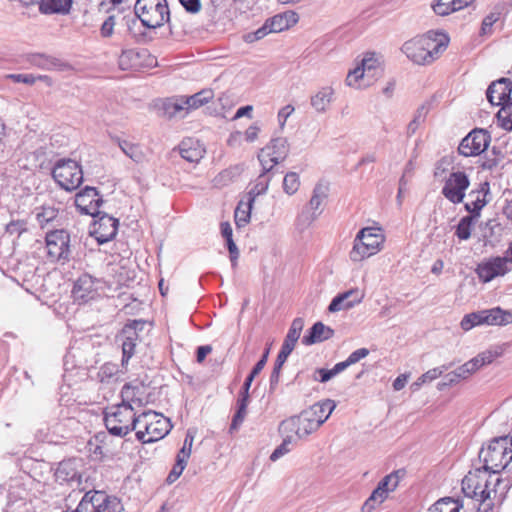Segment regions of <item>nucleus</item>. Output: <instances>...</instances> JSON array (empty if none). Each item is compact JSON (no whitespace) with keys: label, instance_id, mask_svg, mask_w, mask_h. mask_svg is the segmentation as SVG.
Wrapping results in <instances>:
<instances>
[{"label":"nucleus","instance_id":"62","mask_svg":"<svg viewBox=\"0 0 512 512\" xmlns=\"http://www.w3.org/2000/svg\"><path fill=\"white\" fill-rule=\"evenodd\" d=\"M259 132L260 128L258 125H251L244 132V139L247 142H254L258 138Z\"/></svg>","mask_w":512,"mask_h":512},{"label":"nucleus","instance_id":"44","mask_svg":"<svg viewBox=\"0 0 512 512\" xmlns=\"http://www.w3.org/2000/svg\"><path fill=\"white\" fill-rule=\"evenodd\" d=\"M469 197L471 200L465 204V207L468 211L475 213L476 217L486 204L485 193L481 190L471 191Z\"/></svg>","mask_w":512,"mask_h":512},{"label":"nucleus","instance_id":"36","mask_svg":"<svg viewBox=\"0 0 512 512\" xmlns=\"http://www.w3.org/2000/svg\"><path fill=\"white\" fill-rule=\"evenodd\" d=\"M72 0H48L40 5V10L45 14H66L69 12Z\"/></svg>","mask_w":512,"mask_h":512},{"label":"nucleus","instance_id":"5","mask_svg":"<svg viewBox=\"0 0 512 512\" xmlns=\"http://www.w3.org/2000/svg\"><path fill=\"white\" fill-rule=\"evenodd\" d=\"M482 469L499 474L512 460V440L508 437L494 439L479 454Z\"/></svg>","mask_w":512,"mask_h":512},{"label":"nucleus","instance_id":"26","mask_svg":"<svg viewBox=\"0 0 512 512\" xmlns=\"http://www.w3.org/2000/svg\"><path fill=\"white\" fill-rule=\"evenodd\" d=\"M95 292V282L92 276L84 274L80 276L74 284L72 294L75 300L86 302L93 297Z\"/></svg>","mask_w":512,"mask_h":512},{"label":"nucleus","instance_id":"53","mask_svg":"<svg viewBox=\"0 0 512 512\" xmlns=\"http://www.w3.org/2000/svg\"><path fill=\"white\" fill-rule=\"evenodd\" d=\"M334 408H335L334 401L326 400L320 405H315L310 412L317 413V410H319L322 414L326 413L324 416L318 417V418L324 419V422H325L327 420V418L330 416V414L332 413V411L334 410Z\"/></svg>","mask_w":512,"mask_h":512},{"label":"nucleus","instance_id":"63","mask_svg":"<svg viewBox=\"0 0 512 512\" xmlns=\"http://www.w3.org/2000/svg\"><path fill=\"white\" fill-rule=\"evenodd\" d=\"M500 13L499 12H491L489 13L482 22V29L485 31L487 28H491L494 23L499 20Z\"/></svg>","mask_w":512,"mask_h":512},{"label":"nucleus","instance_id":"18","mask_svg":"<svg viewBox=\"0 0 512 512\" xmlns=\"http://www.w3.org/2000/svg\"><path fill=\"white\" fill-rule=\"evenodd\" d=\"M286 153V147L281 140L274 139L270 141L258 154V159L263 171L269 172L275 165L285 158Z\"/></svg>","mask_w":512,"mask_h":512},{"label":"nucleus","instance_id":"27","mask_svg":"<svg viewBox=\"0 0 512 512\" xmlns=\"http://www.w3.org/2000/svg\"><path fill=\"white\" fill-rule=\"evenodd\" d=\"M182 158L188 162H199L205 154V148L196 139H184L179 146Z\"/></svg>","mask_w":512,"mask_h":512},{"label":"nucleus","instance_id":"50","mask_svg":"<svg viewBox=\"0 0 512 512\" xmlns=\"http://www.w3.org/2000/svg\"><path fill=\"white\" fill-rule=\"evenodd\" d=\"M399 485V477L397 473H391L385 476L379 483L378 487L382 488L388 494L393 492Z\"/></svg>","mask_w":512,"mask_h":512},{"label":"nucleus","instance_id":"35","mask_svg":"<svg viewBox=\"0 0 512 512\" xmlns=\"http://www.w3.org/2000/svg\"><path fill=\"white\" fill-rule=\"evenodd\" d=\"M254 196H250L247 202L240 201L235 209L234 219L237 227H243L250 221L252 202Z\"/></svg>","mask_w":512,"mask_h":512},{"label":"nucleus","instance_id":"28","mask_svg":"<svg viewBox=\"0 0 512 512\" xmlns=\"http://www.w3.org/2000/svg\"><path fill=\"white\" fill-rule=\"evenodd\" d=\"M270 32L278 33L289 29L298 22V15L293 11L277 14L267 20Z\"/></svg>","mask_w":512,"mask_h":512},{"label":"nucleus","instance_id":"38","mask_svg":"<svg viewBox=\"0 0 512 512\" xmlns=\"http://www.w3.org/2000/svg\"><path fill=\"white\" fill-rule=\"evenodd\" d=\"M496 118L499 127L507 132L512 131V99H508L501 105Z\"/></svg>","mask_w":512,"mask_h":512},{"label":"nucleus","instance_id":"20","mask_svg":"<svg viewBox=\"0 0 512 512\" xmlns=\"http://www.w3.org/2000/svg\"><path fill=\"white\" fill-rule=\"evenodd\" d=\"M81 459L71 458L63 460L59 463L55 477L60 483H76L77 486L81 484Z\"/></svg>","mask_w":512,"mask_h":512},{"label":"nucleus","instance_id":"54","mask_svg":"<svg viewBox=\"0 0 512 512\" xmlns=\"http://www.w3.org/2000/svg\"><path fill=\"white\" fill-rule=\"evenodd\" d=\"M339 366H341L340 363H337L332 369H318L316 373L319 374L320 377L315 379L320 382L329 381L332 377L343 371L342 368H338Z\"/></svg>","mask_w":512,"mask_h":512},{"label":"nucleus","instance_id":"1","mask_svg":"<svg viewBox=\"0 0 512 512\" xmlns=\"http://www.w3.org/2000/svg\"><path fill=\"white\" fill-rule=\"evenodd\" d=\"M461 485L464 495L477 501L484 512L500 505L508 491L506 481L499 474L482 468L469 471Z\"/></svg>","mask_w":512,"mask_h":512},{"label":"nucleus","instance_id":"37","mask_svg":"<svg viewBox=\"0 0 512 512\" xmlns=\"http://www.w3.org/2000/svg\"><path fill=\"white\" fill-rule=\"evenodd\" d=\"M304 327V321L302 318H295L289 328V331L282 344L283 347L294 350L295 345L301 335V331Z\"/></svg>","mask_w":512,"mask_h":512},{"label":"nucleus","instance_id":"39","mask_svg":"<svg viewBox=\"0 0 512 512\" xmlns=\"http://www.w3.org/2000/svg\"><path fill=\"white\" fill-rule=\"evenodd\" d=\"M475 224V215L465 216L460 219L455 235L460 241L468 240L471 237L472 230Z\"/></svg>","mask_w":512,"mask_h":512},{"label":"nucleus","instance_id":"12","mask_svg":"<svg viewBox=\"0 0 512 512\" xmlns=\"http://www.w3.org/2000/svg\"><path fill=\"white\" fill-rule=\"evenodd\" d=\"M490 142L491 136L487 130L475 128L462 139L458 151L465 157L478 156L487 150Z\"/></svg>","mask_w":512,"mask_h":512},{"label":"nucleus","instance_id":"52","mask_svg":"<svg viewBox=\"0 0 512 512\" xmlns=\"http://www.w3.org/2000/svg\"><path fill=\"white\" fill-rule=\"evenodd\" d=\"M58 215V210L54 207H43L41 212L37 213V220L41 226L53 221Z\"/></svg>","mask_w":512,"mask_h":512},{"label":"nucleus","instance_id":"16","mask_svg":"<svg viewBox=\"0 0 512 512\" xmlns=\"http://www.w3.org/2000/svg\"><path fill=\"white\" fill-rule=\"evenodd\" d=\"M103 200L96 188L86 186L78 192L75 197V206L82 213L91 216H99L101 211L99 207Z\"/></svg>","mask_w":512,"mask_h":512},{"label":"nucleus","instance_id":"19","mask_svg":"<svg viewBox=\"0 0 512 512\" xmlns=\"http://www.w3.org/2000/svg\"><path fill=\"white\" fill-rule=\"evenodd\" d=\"M158 416L156 412H143L139 415L138 426H143V430H138V440L142 443H154L160 440V420L154 419Z\"/></svg>","mask_w":512,"mask_h":512},{"label":"nucleus","instance_id":"29","mask_svg":"<svg viewBox=\"0 0 512 512\" xmlns=\"http://www.w3.org/2000/svg\"><path fill=\"white\" fill-rule=\"evenodd\" d=\"M474 1L475 0H437L432 8L437 15L447 16L468 7Z\"/></svg>","mask_w":512,"mask_h":512},{"label":"nucleus","instance_id":"42","mask_svg":"<svg viewBox=\"0 0 512 512\" xmlns=\"http://www.w3.org/2000/svg\"><path fill=\"white\" fill-rule=\"evenodd\" d=\"M164 113L169 117L175 116H186L189 111L186 104H184V98L177 100L175 102L166 101L163 106Z\"/></svg>","mask_w":512,"mask_h":512},{"label":"nucleus","instance_id":"47","mask_svg":"<svg viewBox=\"0 0 512 512\" xmlns=\"http://www.w3.org/2000/svg\"><path fill=\"white\" fill-rule=\"evenodd\" d=\"M118 145L125 155L131 158L135 162H140L143 159V154L139 149L138 145L129 143L128 141H121L118 139Z\"/></svg>","mask_w":512,"mask_h":512},{"label":"nucleus","instance_id":"23","mask_svg":"<svg viewBox=\"0 0 512 512\" xmlns=\"http://www.w3.org/2000/svg\"><path fill=\"white\" fill-rule=\"evenodd\" d=\"M364 298V293L358 288L351 289L344 293L337 295L330 303L328 310L330 312H337L352 308L354 305L360 303Z\"/></svg>","mask_w":512,"mask_h":512},{"label":"nucleus","instance_id":"56","mask_svg":"<svg viewBox=\"0 0 512 512\" xmlns=\"http://www.w3.org/2000/svg\"><path fill=\"white\" fill-rule=\"evenodd\" d=\"M481 362L483 365L491 364L493 361H495L498 357L502 355V351L495 349V350H486L478 354Z\"/></svg>","mask_w":512,"mask_h":512},{"label":"nucleus","instance_id":"48","mask_svg":"<svg viewBox=\"0 0 512 512\" xmlns=\"http://www.w3.org/2000/svg\"><path fill=\"white\" fill-rule=\"evenodd\" d=\"M300 187V178L299 175L295 172H289L285 175L283 179V189L289 194H295Z\"/></svg>","mask_w":512,"mask_h":512},{"label":"nucleus","instance_id":"33","mask_svg":"<svg viewBox=\"0 0 512 512\" xmlns=\"http://www.w3.org/2000/svg\"><path fill=\"white\" fill-rule=\"evenodd\" d=\"M333 334V331L326 327L323 323L317 322L315 323L308 336L303 338V343L306 345L313 344L315 342H320L326 339H329Z\"/></svg>","mask_w":512,"mask_h":512},{"label":"nucleus","instance_id":"2","mask_svg":"<svg viewBox=\"0 0 512 512\" xmlns=\"http://www.w3.org/2000/svg\"><path fill=\"white\" fill-rule=\"evenodd\" d=\"M449 41L445 33L429 31L406 41L402 51L414 64L427 66L440 58L448 48Z\"/></svg>","mask_w":512,"mask_h":512},{"label":"nucleus","instance_id":"14","mask_svg":"<svg viewBox=\"0 0 512 512\" xmlns=\"http://www.w3.org/2000/svg\"><path fill=\"white\" fill-rule=\"evenodd\" d=\"M511 268L507 257H491L478 264L476 273L479 279L484 282H490L496 277L504 276Z\"/></svg>","mask_w":512,"mask_h":512},{"label":"nucleus","instance_id":"34","mask_svg":"<svg viewBox=\"0 0 512 512\" xmlns=\"http://www.w3.org/2000/svg\"><path fill=\"white\" fill-rule=\"evenodd\" d=\"M463 509L464 504L460 499L444 497L433 505L432 512H461Z\"/></svg>","mask_w":512,"mask_h":512},{"label":"nucleus","instance_id":"30","mask_svg":"<svg viewBox=\"0 0 512 512\" xmlns=\"http://www.w3.org/2000/svg\"><path fill=\"white\" fill-rule=\"evenodd\" d=\"M484 322L488 325H507L512 322V314L508 311L495 307L483 310Z\"/></svg>","mask_w":512,"mask_h":512},{"label":"nucleus","instance_id":"41","mask_svg":"<svg viewBox=\"0 0 512 512\" xmlns=\"http://www.w3.org/2000/svg\"><path fill=\"white\" fill-rule=\"evenodd\" d=\"M135 11L141 23L147 28L156 29L160 27V22L158 20L152 21V19L148 16L146 0H137Z\"/></svg>","mask_w":512,"mask_h":512},{"label":"nucleus","instance_id":"24","mask_svg":"<svg viewBox=\"0 0 512 512\" xmlns=\"http://www.w3.org/2000/svg\"><path fill=\"white\" fill-rule=\"evenodd\" d=\"M29 61L32 65L44 70L68 71L72 68L70 64L59 58L40 53L32 54Z\"/></svg>","mask_w":512,"mask_h":512},{"label":"nucleus","instance_id":"25","mask_svg":"<svg viewBox=\"0 0 512 512\" xmlns=\"http://www.w3.org/2000/svg\"><path fill=\"white\" fill-rule=\"evenodd\" d=\"M192 443H193V438H190V440H188V438L185 439L182 449L177 454L176 464L173 466L171 472L167 476V479H166L167 483L172 484L182 474L183 470L186 467V464L190 457V454H191Z\"/></svg>","mask_w":512,"mask_h":512},{"label":"nucleus","instance_id":"57","mask_svg":"<svg viewBox=\"0 0 512 512\" xmlns=\"http://www.w3.org/2000/svg\"><path fill=\"white\" fill-rule=\"evenodd\" d=\"M114 26H115V17L114 16L107 17L100 28V33H101L102 37H110L113 34Z\"/></svg>","mask_w":512,"mask_h":512},{"label":"nucleus","instance_id":"9","mask_svg":"<svg viewBox=\"0 0 512 512\" xmlns=\"http://www.w3.org/2000/svg\"><path fill=\"white\" fill-rule=\"evenodd\" d=\"M52 177L61 188L73 191L83 182V171L76 161L60 159L53 167Z\"/></svg>","mask_w":512,"mask_h":512},{"label":"nucleus","instance_id":"11","mask_svg":"<svg viewBox=\"0 0 512 512\" xmlns=\"http://www.w3.org/2000/svg\"><path fill=\"white\" fill-rule=\"evenodd\" d=\"M46 247L52 261L68 260L71 255L70 234L64 229H57L46 234Z\"/></svg>","mask_w":512,"mask_h":512},{"label":"nucleus","instance_id":"6","mask_svg":"<svg viewBox=\"0 0 512 512\" xmlns=\"http://www.w3.org/2000/svg\"><path fill=\"white\" fill-rule=\"evenodd\" d=\"M139 416L136 417L129 405H114L104 410V423L110 434L124 437L132 428L137 426Z\"/></svg>","mask_w":512,"mask_h":512},{"label":"nucleus","instance_id":"45","mask_svg":"<svg viewBox=\"0 0 512 512\" xmlns=\"http://www.w3.org/2000/svg\"><path fill=\"white\" fill-rule=\"evenodd\" d=\"M328 187L323 184H317L313 190V195L310 199L309 206L312 210L317 211L323 205L328 194Z\"/></svg>","mask_w":512,"mask_h":512},{"label":"nucleus","instance_id":"46","mask_svg":"<svg viewBox=\"0 0 512 512\" xmlns=\"http://www.w3.org/2000/svg\"><path fill=\"white\" fill-rule=\"evenodd\" d=\"M482 324H485L483 311L474 312V313L465 315L462 318L461 323H460L461 328L464 331H468V330L472 329L473 327L482 325Z\"/></svg>","mask_w":512,"mask_h":512},{"label":"nucleus","instance_id":"17","mask_svg":"<svg viewBox=\"0 0 512 512\" xmlns=\"http://www.w3.org/2000/svg\"><path fill=\"white\" fill-rule=\"evenodd\" d=\"M93 217L97 218V220L94 221L90 233L95 237L97 242L103 244L112 240L117 234L119 225L118 219L104 212H101L99 216Z\"/></svg>","mask_w":512,"mask_h":512},{"label":"nucleus","instance_id":"64","mask_svg":"<svg viewBox=\"0 0 512 512\" xmlns=\"http://www.w3.org/2000/svg\"><path fill=\"white\" fill-rule=\"evenodd\" d=\"M294 112V107L292 105H286L278 112V121L281 126L285 124L288 117Z\"/></svg>","mask_w":512,"mask_h":512},{"label":"nucleus","instance_id":"43","mask_svg":"<svg viewBox=\"0 0 512 512\" xmlns=\"http://www.w3.org/2000/svg\"><path fill=\"white\" fill-rule=\"evenodd\" d=\"M332 96L333 90L324 88L312 97L311 104L317 111H324L330 104Z\"/></svg>","mask_w":512,"mask_h":512},{"label":"nucleus","instance_id":"21","mask_svg":"<svg viewBox=\"0 0 512 512\" xmlns=\"http://www.w3.org/2000/svg\"><path fill=\"white\" fill-rule=\"evenodd\" d=\"M122 402L120 405H129L134 411L141 408L146 402V388L142 383H127L121 390Z\"/></svg>","mask_w":512,"mask_h":512},{"label":"nucleus","instance_id":"7","mask_svg":"<svg viewBox=\"0 0 512 512\" xmlns=\"http://www.w3.org/2000/svg\"><path fill=\"white\" fill-rule=\"evenodd\" d=\"M150 326L151 324L146 321L133 320L125 324L116 336V342L122 349V371H128V363L135 354L137 343L142 340L144 330L147 328V331H149Z\"/></svg>","mask_w":512,"mask_h":512},{"label":"nucleus","instance_id":"4","mask_svg":"<svg viewBox=\"0 0 512 512\" xmlns=\"http://www.w3.org/2000/svg\"><path fill=\"white\" fill-rule=\"evenodd\" d=\"M383 72L380 58L375 53L368 52L361 62L348 73L346 83L350 87L363 89L374 84L383 76Z\"/></svg>","mask_w":512,"mask_h":512},{"label":"nucleus","instance_id":"49","mask_svg":"<svg viewBox=\"0 0 512 512\" xmlns=\"http://www.w3.org/2000/svg\"><path fill=\"white\" fill-rule=\"evenodd\" d=\"M368 355L369 350L367 348L357 349L354 352H352L345 361L339 362L341 366H339L338 368H342L343 370H345L350 365L356 364L357 362L364 359Z\"/></svg>","mask_w":512,"mask_h":512},{"label":"nucleus","instance_id":"60","mask_svg":"<svg viewBox=\"0 0 512 512\" xmlns=\"http://www.w3.org/2000/svg\"><path fill=\"white\" fill-rule=\"evenodd\" d=\"M182 6L191 13H197L201 9L200 0H179Z\"/></svg>","mask_w":512,"mask_h":512},{"label":"nucleus","instance_id":"8","mask_svg":"<svg viewBox=\"0 0 512 512\" xmlns=\"http://www.w3.org/2000/svg\"><path fill=\"white\" fill-rule=\"evenodd\" d=\"M315 415L316 412L305 411L298 416L283 421L280 430L289 441L294 438L306 437L324 423V419L316 418Z\"/></svg>","mask_w":512,"mask_h":512},{"label":"nucleus","instance_id":"32","mask_svg":"<svg viewBox=\"0 0 512 512\" xmlns=\"http://www.w3.org/2000/svg\"><path fill=\"white\" fill-rule=\"evenodd\" d=\"M127 371H122V367L115 363L107 362L103 364L98 373L97 378L101 383H110L111 381H117L120 375L125 374Z\"/></svg>","mask_w":512,"mask_h":512},{"label":"nucleus","instance_id":"59","mask_svg":"<svg viewBox=\"0 0 512 512\" xmlns=\"http://www.w3.org/2000/svg\"><path fill=\"white\" fill-rule=\"evenodd\" d=\"M9 77L17 83H25L32 85L36 82V77L32 74H12L9 75Z\"/></svg>","mask_w":512,"mask_h":512},{"label":"nucleus","instance_id":"10","mask_svg":"<svg viewBox=\"0 0 512 512\" xmlns=\"http://www.w3.org/2000/svg\"><path fill=\"white\" fill-rule=\"evenodd\" d=\"M123 505L116 497L108 496L102 492H95L90 496L86 493L77 507V512H121Z\"/></svg>","mask_w":512,"mask_h":512},{"label":"nucleus","instance_id":"58","mask_svg":"<svg viewBox=\"0 0 512 512\" xmlns=\"http://www.w3.org/2000/svg\"><path fill=\"white\" fill-rule=\"evenodd\" d=\"M246 414H247L246 409H242L239 407L237 408V411H236V413L232 419L231 425H230V431L238 430L240 425L243 423V421L246 417Z\"/></svg>","mask_w":512,"mask_h":512},{"label":"nucleus","instance_id":"55","mask_svg":"<svg viewBox=\"0 0 512 512\" xmlns=\"http://www.w3.org/2000/svg\"><path fill=\"white\" fill-rule=\"evenodd\" d=\"M293 350L291 349H288V347H281V350L280 352L278 353V356H277V359H276V362H275V365H274V370H273V375H278L282 366L284 365V363L286 362L288 356L292 353Z\"/></svg>","mask_w":512,"mask_h":512},{"label":"nucleus","instance_id":"61","mask_svg":"<svg viewBox=\"0 0 512 512\" xmlns=\"http://www.w3.org/2000/svg\"><path fill=\"white\" fill-rule=\"evenodd\" d=\"M474 365L475 364H473L471 360L464 363L461 367L458 368V376L466 378L475 373L477 370Z\"/></svg>","mask_w":512,"mask_h":512},{"label":"nucleus","instance_id":"13","mask_svg":"<svg viewBox=\"0 0 512 512\" xmlns=\"http://www.w3.org/2000/svg\"><path fill=\"white\" fill-rule=\"evenodd\" d=\"M118 65L121 70L141 69L157 65V59L151 56L146 49H126L123 50L118 59Z\"/></svg>","mask_w":512,"mask_h":512},{"label":"nucleus","instance_id":"51","mask_svg":"<svg viewBox=\"0 0 512 512\" xmlns=\"http://www.w3.org/2000/svg\"><path fill=\"white\" fill-rule=\"evenodd\" d=\"M6 233L10 235L21 236L24 232L27 231V221L26 220H12L10 221L5 228Z\"/></svg>","mask_w":512,"mask_h":512},{"label":"nucleus","instance_id":"15","mask_svg":"<svg viewBox=\"0 0 512 512\" xmlns=\"http://www.w3.org/2000/svg\"><path fill=\"white\" fill-rule=\"evenodd\" d=\"M469 184V179L464 172H453L446 179L442 193L452 203H461Z\"/></svg>","mask_w":512,"mask_h":512},{"label":"nucleus","instance_id":"22","mask_svg":"<svg viewBox=\"0 0 512 512\" xmlns=\"http://www.w3.org/2000/svg\"><path fill=\"white\" fill-rule=\"evenodd\" d=\"M512 82L508 78H500L491 83L487 89V99L492 105H502L510 98Z\"/></svg>","mask_w":512,"mask_h":512},{"label":"nucleus","instance_id":"31","mask_svg":"<svg viewBox=\"0 0 512 512\" xmlns=\"http://www.w3.org/2000/svg\"><path fill=\"white\" fill-rule=\"evenodd\" d=\"M214 98L212 89H203L194 95L184 98V104L187 105L188 111L199 109L200 107L208 104Z\"/></svg>","mask_w":512,"mask_h":512},{"label":"nucleus","instance_id":"40","mask_svg":"<svg viewBox=\"0 0 512 512\" xmlns=\"http://www.w3.org/2000/svg\"><path fill=\"white\" fill-rule=\"evenodd\" d=\"M388 495L389 494L387 492H385L384 489L377 486L373 490L370 497L365 501V503L362 507V511L363 512L373 511L377 506L382 504L388 498Z\"/></svg>","mask_w":512,"mask_h":512},{"label":"nucleus","instance_id":"3","mask_svg":"<svg viewBox=\"0 0 512 512\" xmlns=\"http://www.w3.org/2000/svg\"><path fill=\"white\" fill-rule=\"evenodd\" d=\"M385 234L381 227H365L356 235L349 257L353 262H361L376 255L383 248Z\"/></svg>","mask_w":512,"mask_h":512}]
</instances>
